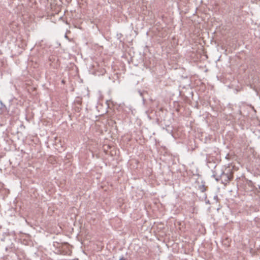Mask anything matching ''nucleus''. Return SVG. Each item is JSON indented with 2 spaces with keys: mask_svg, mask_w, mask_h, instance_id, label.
Listing matches in <instances>:
<instances>
[{
  "mask_svg": "<svg viewBox=\"0 0 260 260\" xmlns=\"http://www.w3.org/2000/svg\"><path fill=\"white\" fill-rule=\"evenodd\" d=\"M199 188L201 190V191L203 192L207 190V186H205V185L204 184H202L199 186Z\"/></svg>",
  "mask_w": 260,
  "mask_h": 260,
  "instance_id": "nucleus-5",
  "label": "nucleus"
},
{
  "mask_svg": "<svg viewBox=\"0 0 260 260\" xmlns=\"http://www.w3.org/2000/svg\"><path fill=\"white\" fill-rule=\"evenodd\" d=\"M112 146L109 145H104L103 146L104 151L106 154L109 155V151L111 149Z\"/></svg>",
  "mask_w": 260,
  "mask_h": 260,
  "instance_id": "nucleus-2",
  "label": "nucleus"
},
{
  "mask_svg": "<svg viewBox=\"0 0 260 260\" xmlns=\"http://www.w3.org/2000/svg\"><path fill=\"white\" fill-rule=\"evenodd\" d=\"M112 146L109 145H104L103 146L104 151L106 154L109 155V151L111 149Z\"/></svg>",
  "mask_w": 260,
  "mask_h": 260,
  "instance_id": "nucleus-3",
  "label": "nucleus"
},
{
  "mask_svg": "<svg viewBox=\"0 0 260 260\" xmlns=\"http://www.w3.org/2000/svg\"><path fill=\"white\" fill-rule=\"evenodd\" d=\"M116 153L117 151L115 147L112 146L111 149L110 150V151H109V155L111 156H113L116 155Z\"/></svg>",
  "mask_w": 260,
  "mask_h": 260,
  "instance_id": "nucleus-4",
  "label": "nucleus"
},
{
  "mask_svg": "<svg viewBox=\"0 0 260 260\" xmlns=\"http://www.w3.org/2000/svg\"><path fill=\"white\" fill-rule=\"evenodd\" d=\"M220 177L222 183L226 184L228 183H229L230 181H231L233 179V172L230 171V170H229L228 172L226 173L223 172L221 174Z\"/></svg>",
  "mask_w": 260,
  "mask_h": 260,
  "instance_id": "nucleus-1",
  "label": "nucleus"
},
{
  "mask_svg": "<svg viewBox=\"0 0 260 260\" xmlns=\"http://www.w3.org/2000/svg\"><path fill=\"white\" fill-rule=\"evenodd\" d=\"M139 161L136 159H133L132 164L131 163V165H133L134 163H135L136 164H138Z\"/></svg>",
  "mask_w": 260,
  "mask_h": 260,
  "instance_id": "nucleus-6",
  "label": "nucleus"
}]
</instances>
